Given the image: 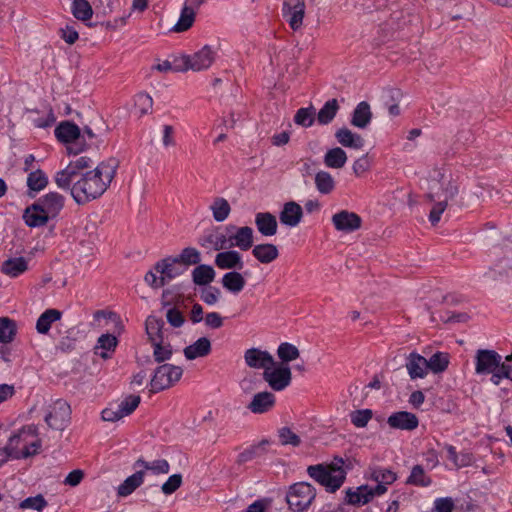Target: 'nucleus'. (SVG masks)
Returning a JSON list of instances; mask_svg holds the SVG:
<instances>
[{
    "label": "nucleus",
    "mask_w": 512,
    "mask_h": 512,
    "mask_svg": "<svg viewBox=\"0 0 512 512\" xmlns=\"http://www.w3.org/2000/svg\"><path fill=\"white\" fill-rule=\"evenodd\" d=\"M226 231L228 232L229 249L238 247L242 251H247L253 246V229L251 227L230 225L226 227Z\"/></svg>",
    "instance_id": "9b49d317"
},
{
    "label": "nucleus",
    "mask_w": 512,
    "mask_h": 512,
    "mask_svg": "<svg viewBox=\"0 0 512 512\" xmlns=\"http://www.w3.org/2000/svg\"><path fill=\"white\" fill-rule=\"evenodd\" d=\"M302 218L303 209L294 201L286 202L279 214L280 222L289 227H296L301 222Z\"/></svg>",
    "instance_id": "aec40b11"
},
{
    "label": "nucleus",
    "mask_w": 512,
    "mask_h": 512,
    "mask_svg": "<svg viewBox=\"0 0 512 512\" xmlns=\"http://www.w3.org/2000/svg\"><path fill=\"white\" fill-rule=\"evenodd\" d=\"M163 279V277L157 276V272L154 269L148 271L144 277L145 282L155 289L165 286V281H163Z\"/></svg>",
    "instance_id": "774afa93"
},
{
    "label": "nucleus",
    "mask_w": 512,
    "mask_h": 512,
    "mask_svg": "<svg viewBox=\"0 0 512 512\" xmlns=\"http://www.w3.org/2000/svg\"><path fill=\"white\" fill-rule=\"evenodd\" d=\"M176 264L178 262L175 257H167L155 263L154 270L164 278L165 285L180 274L175 267Z\"/></svg>",
    "instance_id": "2f4dec72"
},
{
    "label": "nucleus",
    "mask_w": 512,
    "mask_h": 512,
    "mask_svg": "<svg viewBox=\"0 0 512 512\" xmlns=\"http://www.w3.org/2000/svg\"><path fill=\"white\" fill-rule=\"evenodd\" d=\"M21 432L13 434L9 440L8 444L5 447L0 448V455H5L6 458H21V451L17 449L20 440H21Z\"/></svg>",
    "instance_id": "603ef678"
},
{
    "label": "nucleus",
    "mask_w": 512,
    "mask_h": 512,
    "mask_svg": "<svg viewBox=\"0 0 512 512\" xmlns=\"http://www.w3.org/2000/svg\"><path fill=\"white\" fill-rule=\"evenodd\" d=\"M23 218L29 227H41L48 222L50 216L46 214L44 209L36 201L25 209Z\"/></svg>",
    "instance_id": "b1692460"
},
{
    "label": "nucleus",
    "mask_w": 512,
    "mask_h": 512,
    "mask_svg": "<svg viewBox=\"0 0 512 512\" xmlns=\"http://www.w3.org/2000/svg\"><path fill=\"white\" fill-rule=\"evenodd\" d=\"M48 505L46 499L42 494L33 497H28L19 503V508L22 510L30 509L41 512Z\"/></svg>",
    "instance_id": "864d4df0"
},
{
    "label": "nucleus",
    "mask_w": 512,
    "mask_h": 512,
    "mask_svg": "<svg viewBox=\"0 0 512 512\" xmlns=\"http://www.w3.org/2000/svg\"><path fill=\"white\" fill-rule=\"evenodd\" d=\"M339 110V104L336 99L328 100L317 114V121L321 125H327L335 118Z\"/></svg>",
    "instance_id": "79ce46f5"
},
{
    "label": "nucleus",
    "mask_w": 512,
    "mask_h": 512,
    "mask_svg": "<svg viewBox=\"0 0 512 512\" xmlns=\"http://www.w3.org/2000/svg\"><path fill=\"white\" fill-rule=\"evenodd\" d=\"M144 481V471H136L134 474L127 477L122 484L117 488V495L119 497H127L131 495Z\"/></svg>",
    "instance_id": "c9c22d12"
},
{
    "label": "nucleus",
    "mask_w": 512,
    "mask_h": 512,
    "mask_svg": "<svg viewBox=\"0 0 512 512\" xmlns=\"http://www.w3.org/2000/svg\"><path fill=\"white\" fill-rule=\"evenodd\" d=\"M314 183L316 190L322 195H329L336 188L334 177L324 170H320L315 174Z\"/></svg>",
    "instance_id": "e433bc0d"
},
{
    "label": "nucleus",
    "mask_w": 512,
    "mask_h": 512,
    "mask_svg": "<svg viewBox=\"0 0 512 512\" xmlns=\"http://www.w3.org/2000/svg\"><path fill=\"white\" fill-rule=\"evenodd\" d=\"M428 370L433 373H442L444 372L449 364V356L447 353L437 352L433 354L429 360H427Z\"/></svg>",
    "instance_id": "09e8293b"
},
{
    "label": "nucleus",
    "mask_w": 512,
    "mask_h": 512,
    "mask_svg": "<svg viewBox=\"0 0 512 512\" xmlns=\"http://www.w3.org/2000/svg\"><path fill=\"white\" fill-rule=\"evenodd\" d=\"M335 138L343 147L362 149L365 144L363 137L357 133H353L350 129L343 127L336 131Z\"/></svg>",
    "instance_id": "cd10ccee"
},
{
    "label": "nucleus",
    "mask_w": 512,
    "mask_h": 512,
    "mask_svg": "<svg viewBox=\"0 0 512 512\" xmlns=\"http://www.w3.org/2000/svg\"><path fill=\"white\" fill-rule=\"evenodd\" d=\"M244 360L248 367L253 369L272 368L275 364L273 356L268 351H262L258 348H250L244 353Z\"/></svg>",
    "instance_id": "2eb2a0df"
},
{
    "label": "nucleus",
    "mask_w": 512,
    "mask_h": 512,
    "mask_svg": "<svg viewBox=\"0 0 512 512\" xmlns=\"http://www.w3.org/2000/svg\"><path fill=\"white\" fill-rule=\"evenodd\" d=\"M135 105L138 108L140 115H145L152 109V97L147 93H139L136 95Z\"/></svg>",
    "instance_id": "052dcab7"
},
{
    "label": "nucleus",
    "mask_w": 512,
    "mask_h": 512,
    "mask_svg": "<svg viewBox=\"0 0 512 512\" xmlns=\"http://www.w3.org/2000/svg\"><path fill=\"white\" fill-rule=\"evenodd\" d=\"M118 345V339L116 336L106 333L102 334L94 347V353L100 356L102 359H109L112 353L115 351Z\"/></svg>",
    "instance_id": "bb28decb"
},
{
    "label": "nucleus",
    "mask_w": 512,
    "mask_h": 512,
    "mask_svg": "<svg viewBox=\"0 0 512 512\" xmlns=\"http://www.w3.org/2000/svg\"><path fill=\"white\" fill-rule=\"evenodd\" d=\"M216 58V51L210 46L205 45L192 55H182L177 62L174 70L176 72H186L192 70L195 72L207 70L212 66Z\"/></svg>",
    "instance_id": "20e7f679"
},
{
    "label": "nucleus",
    "mask_w": 512,
    "mask_h": 512,
    "mask_svg": "<svg viewBox=\"0 0 512 512\" xmlns=\"http://www.w3.org/2000/svg\"><path fill=\"white\" fill-rule=\"evenodd\" d=\"M212 351V344L209 338L200 337L192 344L186 346L183 354L187 360H195L197 358H204Z\"/></svg>",
    "instance_id": "412c9836"
},
{
    "label": "nucleus",
    "mask_w": 512,
    "mask_h": 512,
    "mask_svg": "<svg viewBox=\"0 0 512 512\" xmlns=\"http://www.w3.org/2000/svg\"><path fill=\"white\" fill-rule=\"evenodd\" d=\"M387 423L393 429L411 431L418 427L419 420L417 416L411 412L398 411L388 417Z\"/></svg>",
    "instance_id": "f3484780"
},
{
    "label": "nucleus",
    "mask_w": 512,
    "mask_h": 512,
    "mask_svg": "<svg viewBox=\"0 0 512 512\" xmlns=\"http://www.w3.org/2000/svg\"><path fill=\"white\" fill-rule=\"evenodd\" d=\"M409 485L427 487L432 483L431 478L426 474L424 468L421 465H415L412 467L411 473L406 480Z\"/></svg>",
    "instance_id": "a18cd8bd"
},
{
    "label": "nucleus",
    "mask_w": 512,
    "mask_h": 512,
    "mask_svg": "<svg viewBox=\"0 0 512 512\" xmlns=\"http://www.w3.org/2000/svg\"><path fill=\"white\" fill-rule=\"evenodd\" d=\"M372 499L371 487L362 485L355 491L352 489L346 490V502L351 505L366 504Z\"/></svg>",
    "instance_id": "58836bf2"
},
{
    "label": "nucleus",
    "mask_w": 512,
    "mask_h": 512,
    "mask_svg": "<svg viewBox=\"0 0 512 512\" xmlns=\"http://www.w3.org/2000/svg\"><path fill=\"white\" fill-rule=\"evenodd\" d=\"M71 419V407L63 399H57L48 406L44 420L49 428L63 431Z\"/></svg>",
    "instance_id": "6e6552de"
},
{
    "label": "nucleus",
    "mask_w": 512,
    "mask_h": 512,
    "mask_svg": "<svg viewBox=\"0 0 512 512\" xmlns=\"http://www.w3.org/2000/svg\"><path fill=\"white\" fill-rule=\"evenodd\" d=\"M334 228L343 233H351L361 228L362 219L355 212L341 210L331 218Z\"/></svg>",
    "instance_id": "4468645a"
},
{
    "label": "nucleus",
    "mask_w": 512,
    "mask_h": 512,
    "mask_svg": "<svg viewBox=\"0 0 512 512\" xmlns=\"http://www.w3.org/2000/svg\"><path fill=\"white\" fill-rule=\"evenodd\" d=\"M221 296V291L217 287L209 286L202 289L200 293L201 300L209 306L215 305Z\"/></svg>",
    "instance_id": "680f3d73"
},
{
    "label": "nucleus",
    "mask_w": 512,
    "mask_h": 512,
    "mask_svg": "<svg viewBox=\"0 0 512 512\" xmlns=\"http://www.w3.org/2000/svg\"><path fill=\"white\" fill-rule=\"evenodd\" d=\"M210 210L215 221L223 222L226 220L231 212V206L229 202L223 197H216L211 206Z\"/></svg>",
    "instance_id": "a19ab883"
},
{
    "label": "nucleus",
    "mask_w": 512,
    "mask_h": 512,
    "mask_svg": "<svg viewBox=\"0 0 512 512\" xmlns=\"http://www.w3.org/2000/svg\"><path fill=\"white\" fill-rule=\"evenodd\" d=\"M165 323L161 318H158L154 315H150L147 317L145 321V331L148 337V341L150 343H154L157 341H162L166 338L165 336Z\"/></svg>",
    "instance_id": "a878e982"
},
{
    "label": "nucleus",
    "mask_w": 512,
    "mask_h": 512,
    "mask_svg": "<svg viewBox=\"0 0 512 512\" xmlns=\"http://www.w3.org/2000/svg\"><path fill=\"white\" fill-rule=\"evenodd\" d=\"M28 269V261L24 257L9 258L1 265V272L9 277H18Z\"/></svg>",
    "instance_id": "72a5a7b5"
},
{
    "label": "nucleus",
    "mask_w": 512,
    "mask_h": 512,
    "mask_svg": "<svg viewBox=\"0 0 512 512\" xmlns=\"http://www.w3.org/2000/svg\"><path fill=\"white\" fill-rule=\"evenodd\" d=\"M50 218L56 217L64 206V197L57 192H49L37 200Z\"/></svg>",
    "instance_id": "4be33fe9"
},
{
    "label": "nucleus",
    "mask_w": 512,
    "mask_h": 512,
    "mask_svg": "<svg viewBox=\"0 0 512 512\" xmlns=\"http://www.w3.org/2000/svg\"><path fill=\"white\" fill-rule=\"evenodd\" d=\"M405 367L411 379L424 378L429 371L427 359L416 352L407 356Z\"/></svg>",
    "instance_id": "6ab92c4d"
},
{
    "label": "nucleus",
    "mask_w": 512,
    "mask_h": 512,
    "mask_svg": "<svg viewBox=\"0 0 512 512\" xmlns=\"http://www.w3.org/2000/svg\"><path fill=\"white\" fill-rule=\"evenodd\" d=\"M458 193L457 185L451 179L442 177L440 182H434L430 186V192L427 197L434 205L429 214V220L435 226L445 211L448 201L453 199Z\"/></svg>",
    "instance_id": "7ed1b4c3"
},
{
    "label": "nucleus",
    "mask_w": 512,
    "mask_h": 512,
    "mask_svg": "<svg viewBox=\"0 0 512 512\" xmlns=\"http://www.w3.org/2000/svg\"><path fill=\"white\" fill-rule=\"evenodd\" d=\"M316 497L315 488L307 482L291 485L286 494V502L293 512H303Z\"/></svg>",
    "instance_id": "39448f33"
},
{
    "label": "nucleus",
    "mask_w": 512,
    "mask_h": 512,
    "mask_svg": "<svg viewBox=\"0 0 512 512\" xmlns=\"http://www.w3.org/2000/svg\"><path fill=\"white\" fill-rule=\"evenodd\" d=\"M255 225L259 233L266 237L277 233L278 223L276 217L270 212H259L255 215Z\"/></svg>",
    "instance_id": "393cba45"
},
{
    "label": "nucleus",
    "mask_w": 512,
    "mask_h": 512,
    "mask_svg": "<svg viewBox=\"0 0 512 512\" xmlns=\"http://www.w3.org/2000/svg\"><path fill=\"white\" fill-rule=\"evenodd\" d=\"M93 164L91 158L86 156L78 157L71 161L63 170L55 174L54 181L60 189H69L71 182L84 174L85 170L90 168Z\"/></svg>",
    "instance_id": "0eeeda50"
},
{
    "label": "nucleus",
    "mask_w": 512,
    "mask_h": 512,
    "mask_svg": "<svg viewBox=\"0 0 512 512\" xmlns=\"http://www.w3.org/2000/svg\"><path fill=\"white\" fill-rule=\"evenodd\" d=\"M79 127L69 121L61 122L55 129L56 138L63 143L71 144L68 147L70 153L78 154L82 148L77 147L76 141L80 138Z\"/></svg>",
    "instance_id": "ddd939ff"
},
{
    "label": "nucleus",
    "mask_w": 512,
    "mask_h": 512,
    "mask_svg": "<svg viewBox=\"0 0 512 512\" xmlns=\"http://www.w3.org/2000/svg\"><path fill=\"white\" fill-rule=\"evenodd\" d=\"M344 460L341 457H335L329 464L310 465L307 468V474L325 489L330 492H336L345 482L346 471L344 470Z\"/></svg>",
    "instance_id": "f03ea898"
},
{
    "label": "nucleus",
    "mask_w": 512,
    "mask_h": 512,
    "mask_svg": "<svg viewBox=\"0 0 512 512\" xmlns=\"http://www.w3.org/2000/svg\"><path fill=\"white\" fill-rule=\"evenodd\" d=\"M214 262L221 270H241L244 267L241 254L236 250L219 252L216 254Z\"/></svg>",
    "instance_id": "a211bd4d"
},
{
    "label": "nucleus",
    "mask_w": 512,
    "mask_h": 512,
    "mask_svg": "<svg viewBox=\"0 0 512 512\" xmlns=\"http://www.w3.org/2000/svg\"><path fill=\"white\" fill-rule=\"evenodd\" d=\"M476 374H489L499 368L502 357L494 350L479 349L475 356Z\"/></svg>",
    "instance_id": "f8f14e48"
},
{
    "label": "nucleus",
    "mask_w": 512,
    "mask_h": 512,
    "mask_svg": "<svg viewBox=\"0 0 512 512\" xmlns=\"http://www.w3.org/2000/svg\"><path fill=\"white\" fill-rule=\"evenodd\" d=\"M62 313L57 309H47L36 322V330L40 334H47L52 323L61 318Z\"/></svg>",
    "instance_id": "ea45409f"
},
{
    "label": "nucleus",
    "mask_w": 512,
    "mask_h": 512,
    "mask_svg": "<svg viewBox=\"0 0 512 512\" xmlns=\"http://www.w3.org/2000/svg\"><path fill=\"white\" fill-rule=\"evenodd\" d=\"M314 120V108L312 106L300 108L294 116V122L302 127L312 126Z\"/></svg>",
    "instance_id": "13d9d810"
},
{
    "label": "nucleus",
    "mask_w": 512,
    "mask_h": 512,
    "mask_svg": "<svg viewBox=\"0 0 512 512\" xmlns=\"http://www.w3.org/2000/svg\"><path fill=\"white\" fill-rule=\"evenodd\" d=\"M347 159V154L342 148L334 147L325 153L323 162L328 168L341 169L345 166Z\"/></svg>",
    "instance_id": "4c0bfd02"
},
{
    "label": "nucleus",
    "mask_w": 512,
    "mask_h": 512,
    "mask_svg": "<svg viewBox=\"0 0 512 512\" xmlns=\"http://www.w3.org/2000/svg\"><path fill=\"white\" fill-rule=\"evenodd\" d=\"M47 185L48 177L42 170L37 169L28 174L27 186L31 191L39 192L45 189Z\"/></svg>",
    "instance_id": "de8ad7c7"
},
{
    "label": "nucleus",
    "mask_w": 512,
    "mask_h": 512,
    "mask_svg": "<svg viewBox=\"0 0 512 512\" xmlns=\"http://www.w3.org/2000/svg\"><path fill=\"white\" fill-rule=\"evenodd\" d=\"M222 286L233 294L240 293L246 284V280L238 271H230L223 275Z\"/></svg>",
    "instance_id": "f704fd0d"
},
{
    "label": "nucleus",
    "mask_w": 512,
    "mask_h": 512,
    "mask_svg": "<svg viewBox=\"0 0 512 512\" xmlns=\"http://www.w3.org/2000/svg\"><path fill=\"white\" fill-rule=\"evenodd\" d=\"M199 244L205 248L212 247L215 251L229 249L228 233H209L199 239Z\"/></svg>",
    "instance_id": "c756f323"
},
{
    "label": "nucleus",
    "mask_w": 512,
    "mask_h": 512,
    "mask_svg": "<svg viewBox=\"0 0 512 512\" xmlns=\"http://www.w3.org/2000/svg\"><path fill=\"white\" fill-rule=\"evenodd\" d=\"M166 319L168 323L175 328L181 327L185 322V318L182 312L175 307L169 308L167 310Z\"/></svg>",
    "instance_id": "0e129e2a"
},
{
    "label": "nucleus",
    "mask_w": 512,
    "mask_h": 512,
    "mask_svg": "<svg viewBox=\"0 0 512 512\" xmlns=\"http://www.w3.org/2000/svg\"><path fill=\"white\" fill-rule=\"evenodd\" d=\"M71 11L76 19L83 22L90 20L93 16V9L87 0H74Z\"/></svg>",
    "instance_id": "49530a36"
},
{
    "label": "nucleus",
    "mask_w": 512,
    "mask_h": 512,
    "mask_svg": "<svg viewBox=\"0 0 512 512\" xmlns=\"http://www.w3.org/2000/svg\"><path fill=\"white\" fill-rule=\"evenodd\" d=\"M373 417L371 409H360L350 413L351 423L357 428H364Z\"/></svg>",
    "instance_id": "6e6d98bb"
},
{
    "label": "nucleus",
    "mask_w": 512,
    "mask_h": 512,
    "mask_svg": "<svg viewBox=\"0 0 512 512\" xmlns=\"http://www.w3.org/2000/svg\"><path fill=\"white\" fill-rule=\"evenodd\" d=\"M277 355L283 362H290L300 355L299 349L290 343L284 342L278 346Z\"/></svg>",
    "instance_id": "5fc2aeb1"
},
{
    "label": "nucleus",
    "mask_w": 512,
    "mask_h": 512,
    "mask_svg": "<svg viewBox=\"0 0 512 512\" xmlns=\"http://www.w3.org/2000/svg\"><path fill=\"white\" fill-rule=\"evenodd\" d=\"M279 442L283 446L291 445L298 447L301 444V438L289 427H282L278 430Z\"/></svg>",
    "instance_id": "4d7b16f0"
},
{
    "label": "nucleus",
    "mask_w": 512,
    "mask_h": 512,
    "mask_svg": "<svg viewBox=\"0 0 512 512\" xmlns=\"http://www.w3.org/2000/svg\"><path fill=\"white\" fill-rule=\"evenodd\" d=\"M192 281L197 286H207L215 279L216 272L211 265L198 264L192 270Z\"/></svg>",
    "instance_id": "7c9ffc66"
},
{
    "label": "nucleus",
    "mask_w": 512,
    "mask_h": 512,
    "mask_svg": "<svg viewBox=\"0 0 512 512\" xmlns=\"http://www.w3.org/2000/svg\"><path fill=\"white\" fill-rule=\"evenodd\" d=\"M275 405V396L273 393L265 391L254 395L248 404V409L254 414H262L270 411Z\"/></svg>",
    "instance_id": "5701e85b"
},
{
    "label": "nucleus",
    "mask_w": 512,
    "mask_h": 512,
    "mask_svg": "<svg viewBox=\"0 0 512 512\" xmlns=\"http://www.w3.org/2000/svg\"><path fill=\"white\" fill-rule=\"evenodd\" d=\"M370 478L377 483L390 485L396 481V473L386 468H372L370 472Z\"/></svg>",
    "instance_id": "3c124183"
},
{
    "label": "nucleus",
    "mask_w": 512,
    "mask_h": 512,
    "mask_svg": "<svg viewBox=\"0 0 512 512\" xmlns=\"http://www.w3.org/2000/svg\"><path fill=\"white\" fill-rule=\"evenodd\" d=\"M263 379L268 383L272 390L282 391L291 383V369L288 365L284 364L275 368H268L263 372Z\"/></svg>",
    "instance_id": "1a4fd4ad"
},
{
    "label": "nucleus",
    "mask_w": 512,
    "mask_h": 512,
    "mask_svg": "<svg viewBox=\"0 0 512 512\" xmlns=\"http://www.w3.org/2000/svg\"><path fill=\"white\" fill-rule=\"evenodd\" d=\"M455 503L451 497L437 498L434 501L432 512H452Z\"/></svg>",
    "instance_id": "69168bd1"
},
{
    "label": "nucleus",
    "mask_w": 512,
    "mask_h": 512,
    "mask_svg": "<svg viewBox=\"0 0 512 512\" xmlns=\"http://www.w3.org/2000/svg\"><path fill=\"white\" fill-rule=\"evenodd\" d=\"M304 0H284L282 14L292 30L297 31L302 27L305 16Z\"/></svg>",
    "instance_id": "9d476101"
},
{
    "label": "nucleus",
    "mask_w": 512,
    "mask_h": 512,
    "mask_svg": "<svg viewBox=\"0 0 512 512\" xmlns=\"http://www.w3.org/2000/svg\"><path fill=\"white\" fill-rule=\"evenodd\" d=\"M178 263L186 266L198 265L201 261L200 252L194 247H186L175 257Z\"/></svg>",
    "instance_id": "8fccbe9b"
},
{
    "label": "nucleus",
    "mask_w": 512,
    "mask_h": 512,
    "mask_svg": "<svg viewBox=\"0 0 512 512\" xmlns=\"http://www.w3.org/2000/svg\"><path fill=\"white\" fill-rule=\"evenodd\" d=\"M119 167L116 158L102 161L93 170L86 171L71 182L68 189L72 198L79 205L86 204L100 197L110 186Z\"/></svg>",
    "instance_id": "f257e3e1"
},
{
    "label": "nucleus",
    "mask_w": 512,
    "mask_h": 512,
    "mask_svg": "<svg viewBox=\"0 0 512 512\" xmlns=\"http://www.w3.org/2000/svg\"><path fill=\"white\" fill-rule=\"evenodd\" d=\"M17 333V324L8 317L0 318V353L4 360H8L6 355L9 354L7 344L11 343Z\"/></svg>",
    "instance_id": "dca6fc26"
},
{
    "label": "nucleus",
    "mask_w": 512,
    "mask_h": 512,
    "mask_svg": "<svg viewBox=\"0 0 512 512\" xmlns=\"http://www.w3.org/2000/svg\"><path fill=\"white\" fill-rule=\"evenodd\" d=\"M140 401V396L129 395L124 400L121 401L118 407L121 409L124 417H126L135 411V409L139 406Z\"/></svg>",
    "instance_id": "bf43d9fd"
},
{
    "label": "nucleus",
    "mask_w": 512,
    "mask_h": 512,
    "mask_svg": "<svg viewBox=\"0 0 512 512\" xmlns=\"http://www.w3.org/2000/svg\"><path fill=\"white\" fill-rule=\"evenodd\" d=\"M101 417L104 421L116 422V421H119L122 418H124V415H123L121 409L117 406L115 408L114 407L105 408L101 413Z\"/></svg>",
    "instance_id": "338daca9"
},
{
    "label": "nucleus",
    "mask_w": 512,
    "mask_h": 512,
    "mask_svg": "<svg viewBox=\"0 0 512 512\" xmlns=\"http://www.w3.org/2000/svg\"><path fill=\"white\" fill-rule=\"evenodd\" d=\"M183 375V369L180 366L172 364H163L158 366L150 381V392L157 393L174 386Z\"/></svg>",
    "instance_id": "423d86ee"
},
{
    "label": "nucleus",
    "mask_w": 512,
    "mask_h": 512,
    "mask_svg": "<svg viewBox=\"0 0 512 512\" xmlns=\"http://www.w3.org/2000/svg\"><path fill=\"white\" fill-rule=\"evenodd\" d=\"M151 345L153 348V358L156 362L162 363L172 358L173 348L166 338L161 342L151 343Z\"/></svg>",
    "instance_id": "37998d69"
},
{
    "label": "nucleus",
    "mask_w": 512,
    "mask_h": 512,
    "mask_svg": "<svg viewBox=\"0 0 512 512\" xmlns=\"http://www.w3.org/2000/svg\"><path fill=\"white\" fill-rule=\"evenodd\" d=\"M195 10L190 6H183L179 20L173 27L174 32H184L188 30L195 21Z\"/></svg>",
    "instance_id": "c03bdc74"
},
{
    "label": "nucleus",
    "mask_w": 512,
    "mask_h": 512,
    "mask_svg": "<svg viewBox=\"0 0 512 512\" xmlns=\"http://www.w3.org/2000/svg\"><path fill=\"white\" fill-rule=\"evenodd\" d=\"M182 484V476L180 474L171 475L165 483H163L161 490L165 495H171Z\"/></svg>",
    "instance_id": "e2e57ef3"
},
{
    "label": "nucleus",
    "mask_w": 512,
    "mask_h": 512,
    "mask_svg": "<svg viewBox=\"0 0 512 512\" xmlns=\"http://www.w3.org/2000/svg\"><path fill=\"white\" fill-rule=\"evenodd\" d=\"M252 255L262 264H269L279 256L276 245L271 243H263L255 245L252 249Z\"/></svg>",
    "instance_id": "c85d7f7f"
},
{
    "label": "nucleus",
    "mask_w": 512,
    "mask_h": 512,
    "mask_svg": "<svg viewBox=\"0 0 512 512\" xmlns=\"http://www.w3.org/2000/svg\"><path fill=\"white\" fill-rule=\"evenodd\" d=\"M372 119V112L370 105L362 101L360 102L352 113L351 124L357 128H366Z\"/></svg>",
    "instance_id": "473e14b6"
}]
</instances>
